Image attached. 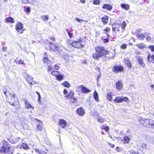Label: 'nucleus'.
<instances>
[{
  "label": "nucleus",
  "instance_id": "f257e3e1",
  "mask_svg": "<svg viewBox=\"0 0 154 154\" xmlns=\"http://www.w3.org/2000/svg\"><path fill=\"white\" fill-rule=\"evenodd\" d=\"M95 51L96 53H94L92 55L93 58L96 60H99L100 57L104 56L106 57V54H109V51L105 50L104 47L101 46H97L95 48Z\"/></svg>",
  "mask_w": 154,
  "mask_h": 154
},
{
  "label": "nucleus",
  "instance_id": "f03ea898",
  "mask_svg": "<svg viewBox=\"0 0 154 154\" xmlns=\"http://www.w3.org/2000/svg\"><path fill=\"white\" fill-rule=\"evenodd\" d=\"M10 148V145L8 144V142H5L1 148L0 152L4 153L8 152L9 151Z\"/></svg>",
  "mask_w": 154,
  "mask_h": 154
},
{
  "label": "nucleus",
  "instance_id": "7ed1b4c3",
  "mask_svg": "<svg viewBox=\"0 0 154 154\" xmlns=\"http://www.w3.org/2000/svg\"><path fill=\"white\" fill-rule=\"evenodd\" d=\"M76 90L79 91L81 90L83 93H88L90 92L91 90L87 88L83 85H80L77 86Z\"/></svg>",
  "mask_w": 154,
  "mask_h": 154
},
{
  "label": "nucleus",
  "instance_id": "20e7f679",
  "mask_svg": "<svg viewBox=\"0 0 154 154\" xmlns=\"http://www.w3.org/2000/svg\"><path fill=\"white\" fill-rule=\"evenodd\" d=\"M81 42L82 41L80 40L79 41H73L71 44L72 46L75 48H80L83 47V45Z\"/></svg>",
  "mask_w": 154,
  "mask_h": 154
},
{
  "label": "nucleus",
  "instance_id": "39448f33",
  "mask_svg": "<svg viewBox=\"0 0 154 154\" xmlns=\"http://www.w3.org/2000/svg\"><path fill=\"white\" fill-rule=\"evenodd\" d=\"M16 30L20 33H23V25L20 22H18L16 26Z\"/></svg>",
  "mask_w": 154,
  "mask_h": 154
},
{
  "label": "nucleus",
  "instance_id": "423d86ee",
  "mask_svg": "<svg viewBox=\"0 0 154 154\" xmlns=\"http://www.w3.org/2000/svg\"><path fill=\"white\" fill-rule=\"evenodd\" d=\"M146 125L148 127L154 128V121L151 119H147L146 120Z\"/></svg>",
  "mask_w": 154,
  "mask_h": 154
},
{
  "label": "nucleus",
  "instance_id": "0eeeda50",
  "mask_svg": "<svg viewBox=\"0 0 154 154\" xmlns=\"http://www.w3.org/2000/svg\"><path fill=\"white\" fill-rule=\"evenodd\" d=\"M123 70V67L122 66H114L112 69L113 72L116 73L122 72Z\"/></svg>",
  "mask_w": 154,
  "mask_h": 154
},
{
  "label": "nucleus",
  "instance_id": "6e6552de",
  "mask_svg": "<svg viewBox=\"0 0 154 154\" xmlns=\"http://www.w3.org/2000/svg\"><path fill=\"white\" fill-rule=\"evenodd\" d=\"M136 59L138 60L139 63L140 64V66L142 67H144L145 64L143 61V59L140 56H137Z\"/></svg>",
  "mask_w": 154,
  "mask_h": 154
},
{
  "label": "nucleus",
  "instance_id": "1a4fd4ad",
  "mask_svg": "<svg viewBox=\"0 0 154 154\" xmlns=\"http://www.w3.org/2000/svg\"><path fill=\"white\" fill-rule=\"evenodd\" d=\"M116 87L117 90H120L122 89L123 87V83L121 81H119L116 83Z\"/></svg>",
  "mask_w": 154,
  "mask_h": 154
},
{
  "label": "nucleus",
  "instance_id": "9d476101",
  "mask_svg": "<svg viewBox=\"0 0 154 154\" xmlns=\"http://www.w3.org/2000/svg\"><path fill=\"white\" fill-rule=\"evenodd\" d=\"M33 148L34 149L35 151L37 153L39 154H45L47 153L48 151V150L47 149H46L44 151L39 150L35 147V146H33Z\"/></svg>",
  "mask_w": 154,
  "mask_h": 154
},
{
  "label": "nucleus",
  "instance_id": "9b49d317",
  "mask_svg": "<svg viewBox=\"0 0 154 154\" xmlns=\"http://www.w3.org/2000/svg\"><path fill=\"white\" fill-rule=\"evenodd\" d=\"M120 26L119 24H115L112 25V30L113 31H119V29Z\"/></svg>",
  "mask_w": 154,
  "mask_h": 154
},
{
  "label": "nucleus",
  "instance_id": "f8f14e48",
  "mask_svg": "<svg viewBox=\"0 0 154 154\" xmlns=\"http://www.w3.org/2000/svg\"><path fill=\"white\" fill-rule=\"evenodd\" d=\"M59 124L60 127L64 128L66 125V122L63 119H60L59 122Z\"/></svg>",
  "mask_w": 154,
  "mask_h": 154
},
{
  "label": "nucleus",
  "instance_id": "ddd939ff",
  "mask_svg": "<svg viewBox=\"0 0 154 154\" xmlns=\"http://www.w3.org/2000/svg\"><path fill=\"white\" fill-rule=\"evenodd\" d=\"M76 111L77 114L80 116H83L85 114L84 110L82 107L78 108Z\"/></svg>",
  "mask_w": 154,
  "mask_h": 154
},
{
  "label": "nucleus",
  "instance_id": "4468645a",
  "mask_svg": "<svg viewBox=\"0 0 154 154\" xmlns=\"http://www.w3.org/2000/svg\"><path fill=\"white\" fill-rule=\"evenodd\" d=\"M102 8L103 9H106L108 11H110L112 9V6L109 4H105L103 5Z\"/></svg>",
  "mask_w": 154,
  "mask_h": 154
},
{
  "label": "nucleus",
  "instance_id": "2eb2a0df",
  "mask_svg": "<svg viewBox=\"0 0 154 154\" xmlns=\"http://www.w3.org/2000/svg\"><path fill=\"white\" fill-rule=\"evenodd\" d=\"M148 61L152 63H154V55H151L150 54H149L147 57Z\"/></svg>",
  "mask_w": 154,
  "mask_h": 154
},
{
  "label": "nucleus",
  "instance_id": "dca6fc26",
  "mask_svg": "<svg viewBox=\"0 0 154 154\" xmlns=\"http://www.w3.org/2000/svg\"><path fill=\"white\" fill-rule=\"evenodd\" d=\"M25 106L27 109H34V107L31 105L29 102L27 100L25 101Z\"/></svg>",
  "mask_w": 154,
  "mask_h": 154
},
{
  "label": "nucleus",
  "instance_id": "f3484780",
  "mask_svg": "<svg viewBox=\"0 0 154 154\" xmlns=\"http://www.w3.org/2000/svg\"><path fill=\"white\" fill-rule=\"evenodd\" d=\"M50 44L51 45L50 46L51 50L52 51H55L57 50V47L53 44L52 42H50Z\"/></svg>",
  "mask_w": 154,
  "mask_h": 154
},
{
  "label": "nucleus",
  "instance_id": "a211bd4d",
  "mask_svg": "<svg viewBox=\"0 0 154 154\" xmlns=\"http://www.w3.org/2000/svg\"><path fill=\"white\" fill-rule=\"evenodd\" d=\"M108 16H104L102 18V21L103 23V24L105 25L108 22Z\"/></svg>",
  "mask_w": 154,
  "mask_h": 154
},
{
  "label": "nucleus",
  "instance_id": "6ab92c4d",
  "mask_svg": "<svg viewBox=\"0 0 154 154\" xmlns=\"http://www.w3.org/2000/svg\"><path fill=\"white\" fill-rule=\"evenodd\" d=\"M121 7L126 10H128L129 9V5L128 4H122L121 5Z\"/></svg>",
  "mask_w": 154,
  "mask_h": 154
},
{
  "label": "nucleus",
  "instance_id": "aec40b11",
  "mask_svg": "<svg viewBox=\"0 0 154 154\" xmlns=\"http://www.w3.org/2000/svg\"><path fill=\"white\" fill-rule=\"evenodd\" d=\"M124 61L125 63L127 64L129 68L131 67V64L129 60V59L128 58H125Z\"/></svg>",
  "mask_w": 154,
  "mask_h": 154
},
{
  "label": "nucleus",
  "instance_id": "412c9836",
  "mask_svg": "<svg viewBox=\"0 0 154 154\" xmlns=\"http://www.w3.org/2000/svg\"><path fill=\"white\" fill-rule=\"evenodd\" d=\"M5 20L6 21V23H14V19L11 17H9L6 18Z\"/></svg>",
  "mask_w": 154,
  "mask_h": 154
},
{
  "label": "nucleus",
  "instance_id": "4be33fe9",
  "mask_svg": "<svg viewBox=\"0 0 154 154\" xmlns=\"http://www.w3.org/2000/svg\"><path fill=\"white\" fill-rule=\"evenodd\" d=\"M25 79L27 80L28 83L29 84L30 82L32 80L33 78L30 76L29 75L27 74L26 75Z\"/></svg>",
  "mask_w": 154,
  "mask_h": 154
},
{
  "label": "nucleus",
  "instance_id": "5701e85b",
  "mask_svg": "<svg viewBox=\"0 0 154 154\" xmlns=\"http://www.w3.org/2000/svg\"><path fill=\"white\" fill-rule=\"evenodd\" d=\"M116 102L118 103H122V97H116L114 100V102Z\"/></svg>",
  "mask_w": 154,
  "mask_h": 154
},
{
  "label": "nucleus",
  "instance_id": "b1692460",
  "mask_svg": "<svg viewBox=\"0 0 154 154\" xmlns=\"http://www.w3.org/2000/svg\"><path fill=\"white\" fill-rule=\"evenodd\" d=\"M74 94V93L73 91H70L69 94L66 96V99H69V98H72V97H74L73 95Z\"/></svg>",
  "mask_w": 154,
  "mask_h": 154
},
{
  "label": "nucleus",
  "instance_id": "393cba45",
  "mask_svg": "<svg viewBox=\"0 0 154 154\" xmlns=\"http://www.w3.org/2000/svg\"><path fill=\"white\" fill-rule=\"evenodd\" d=\"M93 97L94 99L97 102H99V99L98 98V94L96 91L94 92Z\"/></svg>",
  "mask_w": 154,
  "mask_h": 154
},
{
  "label": "nucleus",
  "instance_id": "a878e982",
  "mask_svg": "<svg viewBox=\"0 0 154 154\" xmlns=\"http://www.w3.org/2000/svg\"><path fill=\"white\" fill-rule=\"evenodd\" d=\"M136 45L139 48L141 49H143L146 48V45L143 43H140L139 44Z\"/></svg>",
  "mask_w": 154,
  "mask_h": 154
},
{
  "label": "nucleus",
  "instance_id": "bb28decb",
  "mask_svg": "<svg viewBox=\"0 0 154 154\" xmlns=\"http://www.w3.org/2000/svg\"><path fill=\"white\" fill-rule=\"evenodd\" d=\"M137 37L138 39L140 40H142L144 39V36L143 34H139L137 35Z\"/></svg>",
  "mask_w": 154,
  "mask_h": 154
},
{
  "label": "nucleus",
  "instance_id": "cd10ccee",
  "mask_svg": "<svg viewBox=\"0 0 154 154\" xmlns=\"http://www.w3.org/2000/svg\"><path fill=\"white\" fill-rule=\"evenodd\" d=\"M97 120L98 122L100 123H103L105 121V119L104 118L100 116L98 117L97 118Z\"/></svg>",
  "mask_w": 154,
  "mask_h": 154
},
{
  "label": "nucleus",
  "instance_id": "c85d7f7f",
  "mask_svg": "<svg viewBox=\"0 0 154 154\" xmlns=\"http://www.w3.org/2000/svg\"><path fill=\"white\" fill-rule=\"evenodd\" d=\"M62 85L64 86L65 87H67L68 88L70 87V84L67 81H65V82L62 83Z\"/></svg>",
  "mask_w": 154,
  "mask_h": 154
},
{
  "label": "nucleus",
  "instance_id": "c756f323",
  "mask_svg": "<svg viewBox=\"0 0 154 154\" xmlns=\"http://www.w3.org/2000/svg\"><path fill=\"white\" fill-rule=\"evenodd\" d=\"M124 140L125 143H128L129 142L130 139L129 137L127 136H125L124 138Z\"/></svg>",
  "mask_w": 154,
  "mask_h": 154
},
{
  "label": "nucleus",
  "instance_id": "7c9ffc66",
  "mask_svg": "<svg viewBox=\"0 0 154 154\" xmlns=\"http://www.w3.org/2000/svg\"><path fill=\"white\" fill-rule=\"evenodd\" d=\"M41 19L44 21H47L48 20L49 17L48 15H43L41 16Z\"/></svg>",
  "mask_w": 154,
  "mask_h": 154
},
{
  "label": "nucleus",
  "instance_id": "2f4dec72",
  "mask_svg": "<svg viewBox=\"0 0 154 154\" xmlns=\"http://www.w3.org/2000/svg\"><path fill=\"white\" fill-rule=\"evenodd\" d=\"M63 58L66 61H69L70 60L71 58H72V57L66 55L64 56Z\"/></svg>",
  "mask_w": 154,
  "mask_h": 154
},
{
  "label": "nucleus",
  "instance_id": "473e14b6",
  "mask_svg": "<svg viewBox=\"0 0 154 154\" xmlns=\"http://www.w3.org/2000/svg\"><path fill=\"white\" fill-rule=\"evenodd\" d=\"M22 146L25 149H29V146L28 144L26 143H22Z\"/></svg>",
  "mask_w": 154,
  "mask_h": 154
},
{
  "label": "nucleus",
  "instance_id": "72a5a7b5",
  "mask_svg": "<svg viewBox=\"0 0 154 154\" xmlns=\"http://www.w3.org/2000/svg\"><path fill=\"white\" fill-rule=\"evenodd\" d=\"M56 77L58 80L60 81L63 79V75H60L59 73Z\"/></svg>",
  "mask_w": 154,
  "mask_h": 154
},
{
  "label": "nucleus",
  "instance_id": "f704fd0d",
  "mask_svg": "<svg viewBox=\"0 0 154 154\" xmlns=\"http://www.w3.org/2000/svg\"><path fill=\"white\" fill-rule=\"evenodd\" d=\"M59 73V72L56 70H54L51 72V74L52 75L55 76L56 77Z\"/></svg>",
  "mask_w": 154,
  "mask_h": 154
},
{
  "label": "nucleus",
  "instance_id": "c9c22d12",
  "mask_svg": "<svg viewBox=\"0 0 154 154\" xmlns=\"http://www.w3.org/2000/svg\"><path fill=\"white\" fill-rule=\"evenodd\" d=\"M47 54L46 53H45L44 54L45 56L44 57L43 59V61L44 63H46L48 61V58L47 57H46V56H47V55H46Z\"/></svg>",
  "mask_w": 154,
  "mask_h": 154
},
{
  "label": "nucleus",
  "instance_id": "e433bc0d",
  "mask_svg": "<svg viewBox=\"0 0 154 154\" xmlns=\"http://www.w3.org/2000/svg\"><path fill=\"white\" fill-rule=\"evenodd\" d=\"M147 119H141L140 120V123L141 124H144V125H146V120Z\"/></svg>",
  "mask_w": 154,
  "mask_h": 154
},
{
  "label": "nucleus",
  "instance_id": "4c0bfd02",
  "mask_svg": "<svg viewBox=\"0 0 154 154\" xmlns=\"http://www.w3.org/2000/svg\"><path fill=\"white\" fill-rule=\"evenodd\" d=\"M107 98L109 101H111L112 99V97L111 93H109L108 94L107 96Z\"/></svg>",
  "mask_w": 154,
  "mask_h": 154
},
{
  "label": "nucleus",
  "instance_id": "58836bf2",
  "mask_svg": "<svg viewBox=\"0 0 154 154\" xmlns=\"http://www.w3.org/2000/svg\"><path fill=\"white\" fill-rule=\"evenodd\" d=\"M102 129H104L106 131H108L109 130V128L108 126H106L104 125H103L101 127Z\"/></svg>",
  "mask_w": 154,
  "mask_h": 154
},
{
  "label": "nucleus",
  "instance_id": "ea45409f",
  "mask_svg": "<svg viewBox=\"0 0 154 154\" xmlns=\"http://www.w3.org/2000/svg\"><path fill=\"white\" fill-rule=\"evenodd\" d=\"M75 20L78 21V22H79V23L82 22H83V21L85 23H87L88 22V21L87 20H84L82 19H80L77 18H75Z\"/></svg>",
  "mask_w": 154,
  "mask_h": 154
},
{
  "label": "nucleus",
  "instance_id": "a19ab883",
  "mask_svg": "<svg viewBox=\"0 0 154 154\" xmlns=\"http://www.w3.org/2000/svg\"><path fill=\"white\" fill-rule=\"evenodd\" d=\"M122 102H123V101L125 102H128L129 101V99L128 98L126 97H122Z\"/></svg>",
  "mask_w": 154,
  "mask_h": 154
},
{
  "label": "nucleus",
  "instance_id": "79ce46f5",
  "mask_svg": "<svg viewBox=\"0 0 154 154\" xmlns=\"http://www.w3.org/2000/svg\"><path fill=\"white\" fill-rule=\"evenodd\" d=\"M126 26V23L125 21L122 22V23L121 24L122 28V29H124L125 28V27Z\"/></svg>",
  "mask_w": 154,
  "mask_h": 154
},
{
  "label": "nucleus",
  "instance_id": "37998d69",
  "mask_svg": "<svg viewBox=\"0 0 154 154\" xmlns=\"http://www.w3.org/2000/svg\"><path fill=\"white\" fill-rule=\"evenodd\" d=\"M127 45L125 44H123L121 46V48L123 49H125L127 48Z\"/></svg>",
  "mask_w": 154,
  "mask_h": 154
},
{
  "label": "nucleus",
  "instance_id": "c03bdc74",
  "mask_svg": "<svg viewBox=\"0 0 154 154\" xmlns=\"http://www.w3.org/2000/svg\"><path fill=\"white\" fill-rule=\"evenodd\" d=\"M24 9V11L27 12H29L30 11V8L29 7L27 8L25 7Z\"/></svg>",
  "mask_w": 154,
  "mask_h": 154
},
{
  "label": "nucleus",
  "instance_id": "a18cd8bd",
  "mask_svg": "<svg viewBox=\"0 0 154 154\" xmlns=\"http://www.w3.org/2000/svg\"><path fill=\"white\" fill-rule=\"evenodd\" d=\"M149 48L151 51L154 52V45H150L148 47Z\"/></svg>",
  "mask_w": 154,
  "mask_h": 154
},
{
  "label": "nucleus",
  "instance_id": "49530a36",
  "mask_svg": "<svg viewBox=\"0 0 154 154\" xmlns=\"http://www.w3.org/2000/svg\"><path fill=\"white\" fill-rule=\"evenodd\" d=\"M69 99H70V101L72 103H74L76 100V99L74 97H72V98H69Z\"/></svg>",
  "mask_w": 154,
  "mask_h": 154
},
{
  "label": "nucleus",
  "instance_id": "de8ad7c7",
  "mask_svg": "<svg viewBox=\"0 0 154 154\" xmlns=\"http://www.w3.org/2000/svg\"><path fill=\"white\" fill-rule=\"evenodd\" d=\"M53 69V66H48V71H51L52 69Z\"/></svg>",
  "mask_w": 154,
  "mask_h": 154
},
{
  "label": "nucleus",
  "instance_id": "09e8293b",
  "mask_svg": "<svg viewBox=\"0 0 154 154\" xmlns=\"http://www.w3.org/2000/svg\"><path fill=\"white\" fill-rule=\"evenodd\" d=\"M100 3V0H94L93 4L95 5H98Z\"/></svg>",
  "mask_w": 154,
  "mask_h": 154
},
{
  "label": "nucleus",
  "instance_id": "8fccbe9b",
  "mask_svg": "<svg viewBox=\"0 0 154 154\" xmlns=\"http://www.w3.org/2000/svg\"><path fill=\"white\" fill-rule=\"evenodd\" d=\"M110 30V29L108 27H106V29H104V31L105 32H109Z\"/></svg>",
  "mask_w": 154,
  "mask_h": 154
},
{
  "label": "nucleus",
  "instance_id": "3c124183",
  "mask_svg": "<svg viewBox=\"0 0 154 154\" xmlns=\"http://www.w3.org/2000/svg\"><path fill=\"white\" fill-rule=\"evenodd\" d=\"M37 127L38 129L39 130H41L42 128V125L40 124L38 125H37Z\"/></svg>",
  "mask_w": 154,
  "mask_h": 154
},
{
  "label": "nucleus",
  "instance_id": "603ef678",
  "mask_svg": "<svg viewBox=\"0 0 154 154\" xmlns=\"http://www.w3.org/2000/svg\"><path fill=\"white\" fill-rule=\"evenodd\" d=\"M63 94H64L65 95H67L68 94V91L66 89H64L63 91Z\"/></svg>",
  "mask_w": 154,
  "mask_h": 154
},
{
  "label": "nucleus",
  "instance_id": "864d4df0",
  "mask_svg": "<svg viewBox=\"0 0 154 154\" xmlns=\"http://www.w3.org/2000/svg\"><path fill=\"white\" fill-rule=\"evenodd\" d=\"M38 103L39 104H41V96L40 95L38 96Z\"/></svg>",
  "mask_w": 154,
  "mask_h": 154
},
{
  "label": "nucleus",
  "instance_id": "5fc2aeb1",
  "mask_svg": "<svg viewBox=\"0 0 154 154\" xmlns=\"http://www.w3.org/2000/svg\"><path fill=\"white\" fill-rule=\"evenodd\" d=\"M54 67L56 70H58L60 69V66L57 65H55L54 66Z\"/></svg>",
  "mask_w": 154,
  "mask_h": 154
},
{
  "label": "nucleus",
  "instance_id": "6e6d98bb",
  "mask_svg": "<svg viewBox=\"0 0 154 154\" xmlns=\"http://www.w3.org/2000/svg\"><path fill=\"white\" fill-rule=\"evenodd\" d=\"M36 83V82L34 81V80H32L31 81V82H30L29 83V84H30L32 85H34Z\"/></svg>",
  "mask_w": 154,
  "mask_h": 154
},
{
  "label": "nucleus",
  "instance_id": "4d7b16f0",
  "mask_svg": "<svg viewBox=\"0 0 154 154\" xmlns=\"http://www.w3.org/2000/svg\"><path fill=\"white\" fill-rule=\"evenodd\" d=\"M109 41V38H105L104 39H103V42H108Z\"/></svg>",
  "mask_w": 154,
  "mask_h": 154
},
{
  "label": "nucleus",
  "instance_id": "13d9d810",
  "mask_svg": "<svg viewBox=\"0 0 154 154\" xmlns=\"http://www.w3.org/2000/svg\"><path fill=\"white\" fill-rule=\"evenodd\" d=\"M95 69L97 70L99 72V73H101L100 72V69L99 67H97Z\"/></svg>",
  "mask_w": 154,
  "mask_h": 154
},
{
  "label": "nucleus",
  "instance_id": "bf43d9fd",
  "mask_svg": "<svg viewBox=\"0 0 154 154\" xmlns=\"http://www.w3.org/2000/svg\"><path fill=\"white\" fill-rule=\"evenodd\" d=\"M22 1L24 4H27L29 2V0H22Z\"/></svg>",
  "mask_w": 154,
  "mask_h": 154
},
{
  "label": "nucleus",
  "instance_id": "052dcab7",
  "mask_svg": "<svg viewBox=\"0 0 154 154\" xmlns=\"http://www.w3.org/2000/svg\"><path fill=\"white\" fill-rule=\"evenodd\" d=\"M108 143L109 144V145L111 147H112V148H113L114 147L115 145L114 144H111L110 143Z\"/></svg>",
  "mask_w": 154,
  "mask_h": 154
},
{
  "label": "nucleus",
  "instance_id": "680f3d73",
  "mask_svg": "<svg viewBox=\"0 0 154 154\" xmlns=\"http://www.w3.org/2000/svg\"><path fill=\"white\" fill-rule=\"evenodd\" d=\"M151 38L150 37H148L146 38V40L149 42H150Z\"/></svg>",
  "mask_w": 154,
  "mask_h": 154
},
{
  "label": "nucleus",
  "instance_id": "e2e57ef3",
  "mask_svg": "<svg viewBox=\"0 0 154 154\" xmlns=\"http://www.w3.org/2000/svg\"><path fill=\"white\" fill-rule=\"evenodd\" d=\"M18 63L19 64H23L24 63L23 61L22 60H20L19 61Z\"/></svg>",
  "mask_w": 154,
  "mask_h": 154
},
{
  "label": "nucleus",
  "instance_id": "0e129e2a",
  "mask_svg": "<svg viewBox=\"0 0 154 154\" xmlns=\"http://www.w3.org/2000/svg\"><path fill=\"white\" fill-rule=\"evenodd\" d=\"M7 48L6 47H4L2 48V51H4L7 49Z\"/></svg>",
  "mask_w": 154,
  "mask_h": 154
},
{
  "label": "nucleus",
  "instance_id": "69168bd1",
  "mask_svg": "<svg viewBox=\"0 0 154 154\" xmlns=\"http://www.w3.org/2000/svg\"><path fill=\"white\" fill-rule=\"evenodd\" d=\"M49 38L53 41H54L55 40V38L54 37H50Z\"/></svg>",
  "mask_w": 154,
  "mask_h": 154
},
{
  "label": "nucleus",
  "instance_id": "338daca9",
  "mask_svg": "<svg viewBox=\"0 0 154 154\" xmlns=\"http://www.w3.org/2000/svg\"><path fill=\"white\" fill-rule=\"evenodd\" d=\"M9 93V94L10 95V96L11 97H12L14 98V94H10Z\"/></svg>",
  "mask_w": 154,
  "mask_h": 154
},
{
  "label": "nucleus",
  "instance_id": "774afa93",
  "mask_svg": "<svg viewBox=\"0 0 154 154\" xmlns=\"http://www.w3.org/2000/svg\"><path fill=\"white\" fill-rule=\"evenodd\" d=\"M68 35L69 37L70 38H72V33H71L70 32H69V33H68Z\"/></svg>",
  "mask_w": 154,
  "mask_h": 154
}]
</instances>
